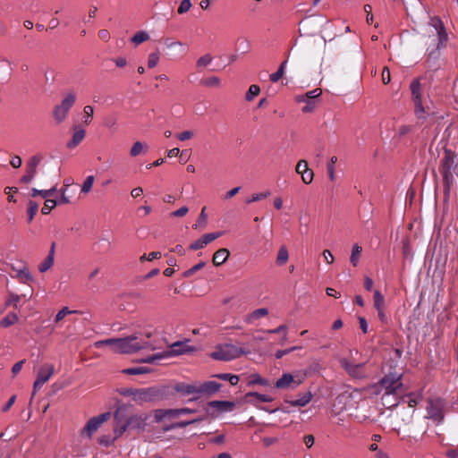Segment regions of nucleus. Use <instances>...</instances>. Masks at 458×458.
Masks as SVG:
<instances>
[{"mask_svg":"<svg viewBox=\"0 0 458 458\" xmlns=\"http://www.w3.org/2000/svg\"><path fill=\"white\" fill-rule=\"evenodd\" d=\"M428 25L435 30L436 34L427 48L425 64L428 69L437 71L439 68L437 61L440 56V50L446 47L449 37L445 26L439 16H430Z\"/></svg>","mask_w":458,"mask_h":458,"instance_id":"1","label":"nucleus"},{"mask_svg":"<svg viewBox=\"0 0 458 458\" xmlns=\"http://www.w3.org/2000/svg\"><path fill=\"white\" fill-rule=\"evenodd\" d=\"M145 336L146 339H140L138 335H131L125 338H111L98 342L96 343V345H114V350L121 353H134L142 349L154 350L155 346L149 341L151 333H147Z\"/></svg>","mask_w":458,"mask_h":458,"instance_id":"2","label":"nucleus"},{"mask_svg":"<svg viewBox=\"0 0 458 458\" xmlns=\"http://www.w3.org/2000/svg\"><path fill=\"white\" fill-rule=\"evenodd\" d=\"M403 374L388 371L377 383L368 386L367 391L372 395L389 396L396 394L403 386Z\"/></svg>","mask_w":458,"mask_h":458,"instance_id":"3","label":"nucleus"},{"mask_svg":"<svg viewBox=\"0 0 458 458\" xmlns=\"http://www.w3.org/2000/svg\"><path fill=\"white\" fill-rule=\"evenodd\" d=\"M169 394L168 386H150L146 388H138L134 402L138 403H154L164 400Z\"/></svg>","mask_w":458,"mask_h":458,"instance_id":"4","label":"nucleus"},{"mask_svg":"<svg viewBox=\"0 0 458 458\" xmlns=\"http://www.w3.org/2000/svg\"><path fill=\"white\" fill-rule=\"evenodd\" d=\"M247 353L248 352L242 347H238L232 344H225L218 345L216 350L211 352L210 357L216 360L228 361L240 358L242 355Z\"/></svg>","mask_w":458,"mask_h":458,"instance_id":"5","label":"nucleus"},{"mask_svg":"<svg viewBox=\"0 0 458 458\" xmlns=\"http://www.w3.org/2000/svg\"><path fill=\"white\" fill-rule=\"evenodd\" d=\"M130 408L126 405L118 406L114 412V432L116 437H121L130 428Z\"/></svg>","mask_w":458,"mask_h":458,"instance_id":"6","label":"nucleus"},{"mask_svg":"<svg viewBox=\"0 0 458 458\" xmlns=\"http://www.w3.org/2000/svg\"><path fill=\"white\" fill-rule=\"evenodd\" d=\"M411 100L414 105V114L418 119L425 120L426 110L422 103L420 78L414 79L410 85Z\"/></svg>","mask_w":458,"mask_h":458,"instance_id":"7","label":"nucleus"},{"mask_svg":"<svg viewBox=\"0 0 458 458\" xmlns=\"http://www.w3.org/2000/svg\"><path fill=\"white\" fill-rule=\"evenodd\" d=\"M76 101V94L69 92L59 105H56L53 110V116L57 123L64 121L68 112Z\"/></svg>","mask_w":458,"mask_h":458,"instance_id":"8","label":"nucleus"},{"mask_svg":"<svg viewBox=\"0 0 458 458\" xmlns=\"http://www.w3.org/2000/svg\"><path fill=\"white\" fill-rule=\"evenodd\" d=\"M444 408L445 402L443 399H429L426 407V418L434 420L437 424L442 423L445 418Z\"/></svg>","mask_w":458,"mask_h":458,"instance_id":"9","label":"nucleus"},{"mask_svg":"<svg viewBox=\"0 0 458 458\" xmlns=\"http://www.w3.org/2000/svg\"><path fill=\"white\" fill-rule=\"evenodd\" d=\"M234 408L235 403L233 401L215 400L208 402L205 410L208 416L215 419L222 413L232 411Z\"/></svg>","mask_w":458,"mask_h":458,"instance_id":"10","label":"nucleus"},{"mask_svg":"<svg viewBox=\"0 0 458 458\" xmlns=\"http://www.w3.org/2000/svg\"><path fill=\"white\" fill-rule=\"evenodd\" d=\"M110 416L111 413L109 411H106L98 416L92 417L88 420L84 428L81 429V435L82 437L91 438L93 433H95L98 429L102 423L109 420Z\"/></svg>","mask_w":458,"mask_h":458,"instance_id":"11","label":"nucleus"},{"mask_svg":"<svg viewBox=\"0 0 458 458\" xmlns=\"http://www.w3.org/2000/svg\"><path fill=\"white\" fill-rule=\"evenodd\" d=\"M42 159L43 157L41 154H36L30 157L26 163L25 174L20 179L21 183L28 184L32 182L37 174V168Z\"/></svg>","mask_w":458,"mask_h":458,"instance_id":"12","label":"nucleus"},{"mask_svg":"<svg viewBox=\"0 0 458 458\" xmlns=\"http://www.w3.org/2000/svg\"><path fill=\"white\" fill-rule=\"evenodd\" d=\"M341 367L347 372V374L356 379H361L366 377L364 370L365 363H352L348 359L342 358L339 360Z\"/></svg>","mask_w":458,"mask_h":458,"instance_id":"13","label":"nucleus"},{"mask_svg":"<svg viewBox=\"0 0 458 458\" xmlns=\"http://www.w3.org/2000/svg\"><path fill=\"white\" fill-rule=\"evenodd\" d=\"M304 377H293L290 373H284L275 384L277 389H295L302 384Z\"/></svg>","mask_w":458,"mask_h":458,"instance_id":"14","label":"nucleus"},{"mask_svg":"<svg viewBox=\"0 0 458 458\" xmlns=\"http://www.w3.org/2000/svg\"><path fill=\"white\" fill-rule=\"evenodd\" d=\"M222 387V385L216 381H205L197 384L198 395L192 397L191 401L197 400L200 395L211 396L216 394Z\"/></svg>","mask_w":458,"mask_h":458,"instance_id":"15","label":"nucleus"},{"mask_svg":"<svg viewBox=\"0 0 458 458\" xmlns=\"http://www.w3.org/2000/svg\"><path fill=\"white\" fill-rule=\"evenodd\" d=\"M189 340L185 341H178L170 345V350L165 352V354L166 357L169 356H178L183 353H186L189 351H192L193 348L189 346L187 343Z\"/></svg>","mask_w":458,"mask_h":458,"instance_id":"16","label":"nucleus"},{"mask_svg":"<svg viewBox=\"0 0 458 458\" xmlns=\"http://www.w3.org/2000/svg\"><path fill=\"white\" fill-rule=\"evenodd\" d=\"M455 156L451 150H445V156L440 161L439 172H449L454 170Z\"/></svg>","mask_w":458,"mask_h":458,"instance_id":"17","label":"nucleus"},{"mask_svg":"<svg viewBox=\"0 0 458 458\" xmlns=\"http://www.w3.org/2000/svg\"><path fill=\"white\" fill-rule=\"evenodd\" d=\"M74 132L71 140L66 143V147L70 149L76 148L85 138L86 131L81 128H78L77 125L73 126Z\"/></svg>","mask_w":458,"mask_h":458,"instance_id":"18","label":"nucleus"},{"mask_svg":"<svg viewBox=\"0 0 458 458\" xmlns=\"http://www.w3.org/2000/svg\"><path fill=\"white\" fill-rule=\"evenodd\" d=\"M174 389L182 396H188L196 394L198 395L197 384L178 383L174 386Z\"/></svg>","mask_w":458,"mask_h":458,"instance_id":"19","label":"nucleus"},{"mask_svg":"<svg viewBox=\"0 0 458 458\" xmlns=\"http://www.w3.org/2000/svg\"><path fill=\"white\" fill-rule=\"evenodd\" d=\"M443 177L444 195L449 197L451 187L454 182V171L439 172Z\"/></svg>","mask_w":458,"mask_h":458,"instance_id":"20","label":"nucleus"},{"mask_svg":"<svg viewBox=\"0 0 458 458\" xmlns=\"http://www.w3.org/2000/svg\"><path fill=\"white\" fill-rule=\"evenodd\" d=\"M55 369L51 364H46L38 369L37 380L45 384L49 380L51 376L54 374Z\"/></svg>","mask_w":458,"mask_h":458,"instance_id":"21","label":"nucleus"},{"mask_svg":"<svg viewBox=\"0 0 458 458\" xmlns=\"http://www.w3.org/2000/svg\"><path fill=\"white\" fill-rule=\"evenodd\" d=\"M148 417L146 415H131L130 417L129 422H130V428H138V429H144L147 423Z\"/></svg>","mask_w":458,"mask_h":458,"instance_id":"22","label":"nucleus"},{"mask_svg":"<svg viewBox=\"0 0 458 458\" xmlns=\"http://www.w3.org/2000/svg\"><path fill=\"white\" fill-rule=\"evenodd\" d=\"M230 252L227 249L217 250L213 255V264L216 267L223 265L228 259Z\"/></svg>","mask_w":458,"mask_h":458,"instance_id":"23","label":"nucleus"},{"mask_svg":"<svg viewBox=\"0 0 458 458\" xmlns=\"http://www.w3.org/2000/svg\"><path fill=\"white\" fill-rule=\"evenodd\" d=\"M251 397H255L257 400L262 403H271L274 400L273 397L267 394H259L258 392H248L244 395V399L247 403L255 404L250 399Z\"/></svg>","mask_w":458,"mask_h":458,"instance_id":"24","label":"nucleus"},{"mask_svg":"<svg viewBox=\"0 0 458 458\" xmlns=\"http://www.w3.org/2000/svg\"><path fill=\"white\" fill-rule=\"evenodd\" d=\"M311 399L312 394L310 391H308L303 394L300 395V398L296 400L287 401V403L293 407H304L311 401Z\"/></svg>","mask_w":458,"mask_h":458,"instance_id":"25","label":"nucleus"},{"mask_svg":"<svg viewBox=\"0 0 458 458\" xmlns=\"http://www.w3.org/2000/svg\"><path fill=\"white\" fill-rule=\"evenodd\" d=\"M268 314V310L266 308L257 309L252 311L245 319L246 323L250 324L254 320L259 319V318L265 317Z\"/></svg>","mask_w":458,"mask_h":458,"instance_id":"26","label":"nucleus"},{"mask_svg":"<svg viewBox=\"0 0 458 458\" xmlns=\"http://www.w3.org/2000/svg\"><path fill=\"white\" fill-rule=\"evenodd\" d=\"M322 94V90L318 88L308 91L305 95L296 96L295 99L297 102L301 103V101H306V99H316Z\"/></svg>","mask_w":458,"mask_h":458,"instance_id":"27","label":"nucleus"},{"mask_svg":"<svg viewBox=\"0 0 458 458\" xmlns=\"http://www.w3.org/2000/svg\"><path fill=\"white\" fill-rule=\"evenodd\" d=\"M19 318L16 313L10 312L4 318H3L0 321V327H9L14 325L18 321Z\"/></svg>","mask_w":458,"mask_h":458,"instance_id":"28","label":"nucleus"},{"mask_svg":"<svg viewBox=\"0 0 458 458\" xmlns=\"http://www.w3.org/2000/svg\"><path fill=\"white\" fill-rule=\"evenodd\" d=\"M56 191V188L53 187L49 190H38L36 188L31 189V196L37 197L41 196L43 199H48V197L53 196Z\"/></svg>","mask_w":458,"mask_h":458,"instance_id":"29","label":"nucleus"},{"mask_svg":"<svg viewBox=\"0 0 458 458\" xmlns=\"http://www.w3.org/2000/svg\"><path fill=\"white\" fill-rule=\"evenodd\" d=\"M420 399V395L415 393H410L402 397L403 403H407L409 407H415Z\"/></svg>","mask_w":458,"mask_h":458,"instance_id":"30","label":"nucleus"},{"mask_svg":"<svg viewBox=\"0 0 458 458\" xmlns=\"http://www.w3.org/2000/svg\"><path fill=\"white\" fill-rule=\"evenodd\" d=\"M94 115V107L92 106H85L83 108V120L82 123L85 125H89L93 119Z\"/></svg>","mask_w":458,"mask_h":458,"instance_id":"31","label":"nucleus"},{"mask_svg":"<svg viewBox=\"0 0 458 458\" xmlns=\"http://www.w3.org/2000/svg\"><path fill=\"white\" fill-rule=\"evenodd\" d=\"M213 377H217L219 379L225 380V381H229L232 386H236L239 382V377L237 375H233V374H230V373L216 374Z\"/></svg>","mask_w":458,"mask_h":458,"instance_id":"32","label":"nucleus"},{"mask_svg":"<svg viewBox=\"0 0 458 458\" xmlns=\"http://www.w3.org/2000/svg\"><path fill=\"white\" fill-rule=\"evenodd\" d=\"M250 42L245 38H239L236 41V50L242 54H247L250 51Z\"/></svg>","mask_w":458,"mask_h":458,"instance_id":"33","label":"nucleus"},{"mask_svg":"<svg viewBox=\"0 0 458 458\" xmlns=\"http://www.w3.org/2000/svg\"><path fill=\"white\" fill-rule=\"evenodd\" d=\"M287 64V59L282 62L277 71L272 74H270V81L272 82H277L284 75V70Z\"/></svg>","mask_w":458,"mask_h":458,"instance_id":"34","label":"nucleus"},{"mask_svg":"<svg viewBox=\"0 0 458 458\" xmlns=\"http://www.w3.org/2000/svg\"><path fill=\"white\" fill-rule=\"evenodd\" d=\"M374 308L381 309L385 308V297L379 290H375L373 294Z\"/></svg>","mask_w":458,"mask_h":458,"instance_id":"35","label":"nucleus"},{"mask_svg":"<svg viewBox=\"0 0 458 458\" xmlns=\"http://www.w3.org/2000/svg\"><path fill=\"white\" fill-rule=\"evenodd\" d=\"M361 251H362V249L359 244L356 243L353 245L352 250V254L350 257V261L352 264V266H354V267L357 266Z\"/></svg>","mask_w":458,"mask_h":458,"instance_id":"36","label":"nucleus"},{"mask_svg":"<svg viewBox=\"0 0 458 458\" xmlns=\"http://www.w3.org/2000/svg\"><path fill=\"white\" fill-rule=\"evenodd\" d=\"M144 148H145V152H146L148 149V147L140 141H136L133 143L132 147L131 148L130 155L133 157H137L143 152Z\"/></svg>","mask_w":458,"mask_h":458,"instance_id":"37","label":"nucleus"},{"mask_svg":"<svg viewBox=\"0 0 458 458\" xmlns=\"http://www.w3.org/2000/svg\"><path fill=\"white\" fill-rule=\"evenodd\" d=\"M55 258L47 255V258L39 264L38 270L41 273L47 272L54 265Z\"/></svg>","mask_w":458,"mask_h":458,"instance_id":"38","label":"nucleus"},{"mask_svg":"<svg viewBox=\"0 0 458 458\" xmlns=\"http://www.w3.org/2000/svg\"><path fill=\"white\" fill-rule=\"evenodd\" d=\"M38 211V204L34 200L28 203V222L30 223Z\"/></svg>","mask_w":458,"mask_h":458,"instance_id":"39","label":"nucleus"},{"mask_svg":"<svg viewBox=\"0 0 458 458\" xmlns=\"http://www.w3.org/2000/svg\"><path fill=\"white\" fill-rule=\"evenodd\" d=\"M149 369L145 367H135L123 369V373L126 375H142L149 372Z\"/></svg>","mask_w":458,"mask_h":458,"instance_id":"40","label":"nucleus"},{"mask_svg":"<svg viewBox=\"0 0 458 458\" xmlns=\"http://www.w3.org/2000/svg\"><path fill=\"white\" fill-rule=\"evenodd\" d=\"M289 258L288 250L285 246H282L277 253L276 263L278 265H284L287 262Z\"/></svg>","mask_w":458,"mask_h":458,"instance_id":"41","label":"nucleus"},{"mask_svg":"<svg viewBox=\"0 0 458 458\" xmlns=\"http://www.w3.org/2000/svg\"><path fill=\"white\" fill-rule=\"evenodd\" d=\"M222 234H223L222 232L209 233H206V234L202 235L199 239L202 241L203 244L205 246H207L208 244H209L216 239L222 236Z\"/></svg>","mask_w":458,"mask_h":458,"instance_id":"42","label":"nucleus"},{"mask_svg":"<svg viewBox=\"0 0 458 458\" xmlns=\"http://www.w3.org/2000/svg\"><path fill=\"white\" fill-rule=\"evenodd\" d=\"M77 313H81V311L80 310H69L68 307H64L62 310H60L58 311V313L56 314L55 316V321L57 323L59 321H61L66 315H69V314H77Z\"/></svg>","mask_w":458,"mask_h":458,"instance_id":"43","label":"nucleus"},{"mask_svg":"<svg viewBox=\"0 0 458 458\" xmlns=\"http://www.w3.org/2000/svg\"><path fill=\"white\" fill-rule=\"evenodd\" d=\"M103 125L110 130H115L117 127V117L114 114L106 116Z\"/></svg>","mask_w":458,"mask_h":458,"instance_id":"44","label":"nucleus"},{"mask_svg":"<svg viewBox=\"0 0 458 458\" xmlns=\"http://www.w3.org/2000/svg\"><path fill=\"white\" fill-rule=\"evenodd\" d=\"M17 277L21 279V282H29L32 281L33 277L28 267H24L21 269L17 271Z\"/></svg>","mask_w":458,"mask_h":458,"instance_id":"45","label":"nucleus"},{"mask_svg":"<svg viewBox=\"0 0 458 458\" xmlns=\"http://www.w3.org/2000/svg\"><path fill=\"white\" fill-rule=\"evenodd\" d=\"M208 222V216L206 214V207L201 209V212L198 217L197 223L192 225L193 229H197L199 226L205 227Z\"/></svg>","mask_w":458,"mask_h":458,"instance_id":"46","label":"nucleus"},{"mask_svg":"<svg viewBox=\"0 0 458 458\" xmlns=\"http://www.w3.org/2000/svg\"><path fill=\"white\" fill-rule=\"evenodd\" d=\"M148 38V34L146 31L141 30L134 34V36L131 38V42L136 45H139L142 42L147 41Z\"/></svg>","mask_w":458,"mask_h":458,"instance_id":"47","label":"nucleus"},{"mask_svg":"<svg viewBox=\"0 0 458 458\" xmlns=\"http://www.w3.org/2000/svg\"><path fill=\"white\" fill-rule=\"evenodd\" d=\"M173 411H174L173 409H167V410L158 409V410H156L155 412H154L155 421L156 422L162 421L165 417H167L168 413H174Z\"/></svg>","mask_w":458,"mask_h":458,"instance_id":"48","label":"nucleus"},{"mask_svg":"<svg viewBox=\"0 0 458 458\" xmlns=\"http://www.w3.org/2000/svg\"><path fill=\"white\" fill-rule=\"evenodd\" d=\"M21 301V296L16 293H9L8 298L5 301V306H13L14 309H18V304Z\"/></svg>","mask_w":458,"mask_h":458,"instance_id":"49","label":"nucleus"},{"mask_svg":"<svg viewBox=\"0 0 458 458\" xmlns=\"http://www.w3.org/2000/svg\"><path fill=\"white\" fill-rule=\"evenodd\" d=\"M260 92V88L258 85L250 86L249 89L246 92L245 98L247 101H251L256 96H258Z\"/></svg>","mask_w":458,"mask_h":458,"instance_id":"50","label":"nucleus"},{"mask_svg":"<svg viewBox=\"0 0 458 458\" xmlns=\"http://www.w3.org/2000/svg\"><path fill=\"white\" fill-rule=\"evenodd\" d=\"M200 84L206 87H217L220 84V79L216 76L208 77L201 80Z\"/></svg>","mask_w":458,"mask_h":458,"instance_id":"51","label":"nucleus"},{"mask_svg":"<svg viewBox=\"0 0 458 458\" xmlns=\"http://www.w3.org/2000/svg\"><path fill=\"white\" fill-rule=\"evenodd\" d=\"M56 206L57 202H55V199H47L44 207L41 208V212L43 215H48Z\"/></svg>","mask_w":458,"mask_h":458,"instance_id":"52","label":"nucleus"},{"mask_svg":"<svg viewBox=\"0 0 458 458\" xmlns=\"http://www.w3.org/2000/svg\"><path fill=\"white\" fill-rule=\"evenodd\" d=\"M205 265H206V263L204 261H200L199 263L196 264L192 267H191V268L187 269L186 271H184L183 274H182V276L183 277H190V276H191L194 273H196L197 271H199V269L204 267Z\"/></svg>","mask_w":458,"mask_h":458,"instance_id":"53","label":"nucleus"},{"mask_svg":"<svg viewBox=\"0 0 458 458\" xmlns=\"http://www.w3.org/2000/svg\"><path fill=\"white\" fill-rule=\"evenodd\" d=\"M158 61H159V53H158V51L150 53L149 55H148V67L150 68V69L156 67L157 63H158Z\"/></svg>","mask_w":458,"mask_h":458,"instance_id":"54","label":"nucleus"},{"mask_svg":"<svg viewBox=\"0 0 458 458\" xmlns=\"http://www.w3.org/2000/svg\"><path fill=\"white\" fill-rule=\"evenodd\" d=\"M93 183H94V176L93 175H89L88 177H86V179L81 186V192L87 193V192L90 191Z\"/></svg>","mask_w":458,"mask_h":458,"instance_id":"55","label":"nucleus"},{"mask_svg":"<svg viewBox=\"0 0 458 458\" xmlns=\"http://www.w3.org/2000/svg\"><path fill=\"white\" fill-rule=\"evenodd\" d=\"M269 195H270V191H265V192H260V193L253 194L250 199L246 200V203L250 204V203H252V202H255V201L261 200L263 199L267 198Z\"/></svg>","mask_w":458,"mask_h":458,"instance_id":"56","label":"nucleus"},{"mask_svg":"<svg viewBox=\"0 0 458 458\" xmlns=\"http://www.w3.org/2000/svg\"><path fill=\"white\" fill-rule=\"evenodd\" d=\"M212 56L209 54L204 55L197 60V66L202 67L207 66L212 62Z\"/></svg>","mask_w":458,"mask_h":458,"instance_id":"57","label":"nucleus"},{"mask_svg":"<svg viewBox=\"0 0 458 458\" xmlns=\"http://www.w3.org/2000/svg\"><path fill=\"white\" fill-rule=\"evenodd\" d=\"M191 7V0H182L177 9L179 14L187 13Z\"/></svg>","mask_w":458,"mask_h":458,"instance_id":"58","label":"nucleus"},{"mask_svg":"<svg viewBox=\"0 0 458 458\" xmlns=\"http://www.w3.org/2000/svg\"><path fill=\"white\" fill-rule=\"evenodd\" d=\"M305 106L301 108L303 113H310L316 107V100L314 99H306Z\"/></svg>","mask_w":458,"mask_h":458,"instance_id":"59","label":"nucleus"},{"mask_svg":"<svg viewBox=\"0 0 458 458\" xmlns=\"http://www.w3.org/2000/svg\"><path fill=\"white\" fill-rule=\"evenodd\" d=\"M298 349H301V347L300 346H293V347H291V348H288V349H284V350H278V351L276 352L275 357L276 359H281L284 355L293 352L294 350H298Z\"/></svg>","mask_w":458,"mask_h":458,"instance_id":"60","label":"nucleus"},{"mask_svg":"<svg viewBox=\"0 0 458 458\" xmlns=\"http://www.w3.org/2000/svg\"><path fill=\"white\" fill-rule=\"evenodd\" d=\"M308 168L307 161L302 159L297 163L295 170L298 174L301 175V174L305 173Z\"/></svg>","mask_w":458,"mask_h":458,"instance_id":"61","label":"nucleus"},{"mask_svg":"<svg viewBox=\"0 0 458 458\" xmlns=\"http://www.w3.org/2000/svg\"><path fill=\"white\" fill-rule=\"evenodd\" d=\"M314 174L312 170L308 168V170L301 174V180L305 184H310L313 181Z\"/></svg>","mask_w":458,"mask_h":458,"instance_id":"62","label":"nucleus"},{"mask_svg":"<svg viewBox=\"0 0 458 458\" xmlns=\"http://www.w3.org/2000/svg\"><path fill=\"white\" fill-rule=\"evenodd\" d=\"M413 129H414V126H412V125H406V124L401 125V126H399L398 131H397L398 136L403 137L407 133L411 131Z\"/></svg>","mask_w":458,"mask_h":458,"instance_id":"63","label":"nucleus"},{"mask_svg":"<svg viewBox=\"0 0 458 458\" xmlns=\"http://www.w3.org/2000/svg\"><path fill=\"white\" fill-rule=\"evenodd\" d=\"M261 376L258 373H253L249 376V381L247 383L248 386L259 385L260 381Z\"/></svg>","mask_w":458,"mask_h":458,"instance_id":"64","label":"nucleus"}]
</instances>
